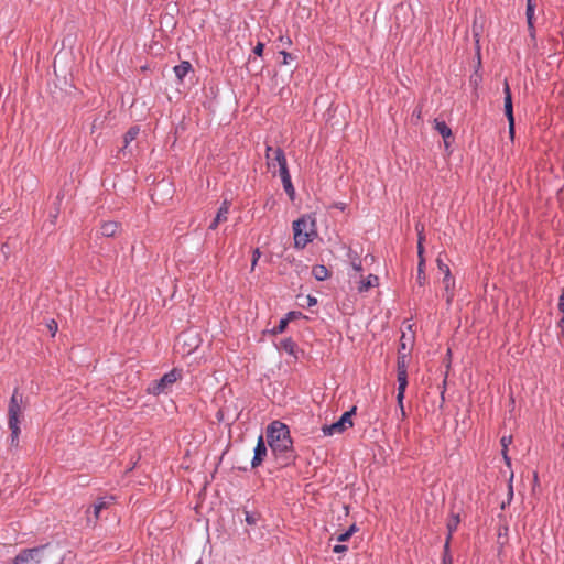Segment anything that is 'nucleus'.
<instances>
[{
  "label": "nucleus",
  "mask_w": 564,
  "mask_h": 564,
  "mask_svg": "<svg viewBox=\"0 0 564 564\" xmlns=\"http://www.w3.org/2000/svg\"><path fill=\"white\" fill-rule=\"evenodd\" d=\"M558 310L563 314L562 318L558 322V326L564 329V289L562 290L558 299Z\"/></svg>",
  "instance_id": "26"
},
{
  "label": "nucleus",
  "mask_w": 564,
  "mask_h": 564,
  "mask_svg": "<svg viewBox=\"0 0 564 564\" xmlns=\"http://www.w3.org/2000/svg\"><path fill=\"white\" fill-rule=\"evenodd\" d=\"M119 228V224L116 221H105L101 227L100 231L101 235L105 237H113Z\"/></svg>",
  "instance_id": "16"
},
{
  "label": "nucleus",
  "mask_w": 564,
  "mask_h": 564,
  "mask_svg": "<svg viewBox=\"0 0 564 564\" xmlns=\"http://www.w3.org/2000/svg\"><path fill=\"white\" fill-rule=\"evenodd\" d=\"M6 247H7V245H6V243H4V245H2V249H3V251H7V248H6Z\"/></svg>",
  "instance_id": "49"
},
{
  "label": "nucleus",
  "mask_w": 564,
  "mask_h": 564,
  "mask_svg": "<svg viewBox=\"0 0 564 564\" xmlns=\"http://www.w3.org/2000/svg\"><path fill=\"white\" fill-rule=\"evenodd\" d=\"M422 241H423V237H422V235H419V243H417L419 260H421V257H423Z\"/></svg>",
  "instance_id": "36"
},
{
  "label": "nucleus",
  "mask_w": 564,
  "mask_h": 564,
  "mask_svg": "<svg viewBox=\"0 0 564 564\" xmlns=\"http://www.w3.org/2000/svg\"><path fill=\"white\" fill-rule=\"evenodd\" d=\"M378 281H379V279L377 275L369 274L366 280H362V279L360 280L359 285H358V291L367 292L370 288L378 285Z\"/></svg>",
  "instance_id": "17"
},
{
  "label": "nucleus",
  "mask_w": 564,
  "mask_h": 564,
  "mask_svg": "<svg viewBox=\"0 0 564 564\" xmlns=\"http://www.w3.org/2000/svg\"><path fill=\"white\" fill-rule=\"evenodd\" d=\"M182 378V370L172 369L170 372L162 376L159 380L152 381L147 391L150 394L159 395L162 393H166L173 383H175L178 379Z\"/></svg>",
  "instance_id": "5"
},
{
  "label": "nucleus",
  "mask_w": 564,
  "mask_h": 564,
  "mask_svg": "<svg viewBox=\"0 0 564 564\" xmlns=\"http://www.w3.org/2000/svg\"><path fill=\"white\" fill-rule=\"evenodd\" d=\"M443 282L445 284L446 303L451 304L453 296H454V293L451 291V288L454 286L455 281H454V279H451V280H443Z\"/></svg>",
  "instance_id": "23"
},
{
  "label": "nucleus",
  "mask_w": 564,
  "mask_h": 564,
  "mask_svg": "<svg viewBox=\"0 0 564 564\" xmlns=\"http://www.w3.org/2000/svg\"><path fill=\"white\" fill-rule=\"evenodd\" d=\"M435 130L443 137V139H454L452 129L445 121L435 120Z\"/></svg>",
  "instance_id": "18"
},
{
  "label": "nucleus",
  "mask_w": 564,
  "mask_h": 564,
  "mask_svg": "<svg viewBox=\"0 0 564 564\" xmlns=\"http://www.w3.org/2000/svg\"><path fill=\"white\" fill-rule=\"evenodd\" d=\"M278 159H279V172L280 177L283 184V188L285 193L289 195L291 199H294L295 189L291 182V175L289 173L288 164H286V158L284 155L283 151H278Z\"/></svg>",
  "instance_id": "8"
},
{
  "label": "nucleus",
  "mask_w": 564,
  "mask_h": 564,
  "mask_svg": "<svg viewBox=\"0 0 564 564\" xmlns=\"http://www.w3.org/2000/svg\"><path fill=\"white\" fill-rule=\"evenodd\" d=\"M406 355H400L398 357V383H399V387H398V395H397V399H398V403L401 408V410H403V398H404V392H405V389H406V386H408V372H406ZM402 413L404 414V411H402Z\"/></svg>",
  "instance_id": "7"
},
{
  "label": "nucleus",
  "mask_w": 564,
  "mask_h": 564,
  "mask_svg": "<svg viewBox=\"0 0 564 564\" xmlns=\"http://www.w3.org/2000/svg\"><path fill=\"white\" fill-rule=\"evenodd\" d=\"M164 187H167L166 184H158L154 188H153V193H152V199H154V197L159 194L160 191H163Z\"/></svg>",
  "instance_id": "35"
},
{
  "label": "nucleus",
  "mask_w": 564,
  "mask_h": 564,
  "mask_svg": "<svg viewBox=\"0 0 564 564\" xmlns=\"http://www.w3.org/2000/svg\"><path fill=\"white\" fill-rule=\"evenodd\" d=\"M424 269H425V260H424V257H421V260H419V264H417V282L420 285H423L426 280Z\"/></svg>",
  "instance_id": "21"
},
{
  "label": "nucleus",
  "mask_w": 564,
  "mask_h": 564,
  "mask_svg": "<svg viewBox=\"0 0 564 564\" xmlns=\"http://www.w3.org/2000/svg\"><path fill=\"white\" fill-rule=\"evenodd\" d=\"M113 497H102L97 500V502L93 506V517L90 514V509L87 510V520L89 523H96L99 519L100 512L104 509L109 508L113 503Z\"/></svg>",
  "instance_id": "10"
},
{
  "label": "nucleus",
  "mask_w": 564,
  "mask_h": 564,
  "mask_svg": "<svg viewBox=\"0 0 564 564\" xmlns=\"http://www.w3.org/2000/svg\"><path fill=\"white\" fill-rule=\"evenodd\" d=\"M349 257L351 259V267L354 268V270L360 272L362 270L361 260H359L357 257H352L350 253Z\"/></svg>",
  "instance_id": "29"
},
{
  "label": "nucleus",
  "mask_w": 564,
  "mask_h": 564,
  "mask_svg": "<svg viewBox=\"0 0 564 564\" xmlns=\"http://www.w3.org/2000/svg\"><path fill=\"white\" fill-rule=\"evenodd\" d=\"M355 413L356 406H352L349 411L345 412L337 422L330 425H324L322 427L323 434L326 436H330L334 434H340L345 432L347 429L354 425L351 417Z\"/></svg>",
  "instance_id": "6"
},
{
  "label": "nucleus",
  "mask_w": 564,
  "mask_h": 564,
  "mask_svg": "<svg viewBox=\"0 0 564 564\" xmlns=\"http://www.w3.org/2000/svg\"><path fill=\"white\" fill-rule=\"evenodd\" d=\"M265 456H267V446H265L262 435H260L258 438L257 445L254 447V455L251 460V466L253 468L260 466Z\"/></svg>",
  "instance_id": "11"
},
{
  "label": "nucleus",
  "mask_w": 564,
  "mask_h": 564,
  "mask_svg": "<svg viewBox=\"0 0 564 564\" xmlns=\"http://www.w3.org/2000/svg\"><path fill=\"white\" fill-rule=\"evenodd\" d=\"M535 9V3H534V0H527V11H534Z\"/></svg>",
  "instance_id": "42"
},
{
  "label": "nucleus",
  "mask_w": 564,
  "mask_h": 564,
  "mask_svg": "<svg viewBox=\"0 0 564 564\" xmlns=\"http://www.w3.org/2000/svg\"><path fill=\"white\" fill-rule=\"evenodd\" d=\"M246 521L249 523V524H253L256 522V519L253 518V516H251L249 512H246Z\"/></svg>",
  "instance_id": "44"
},
{
  "label": "nucleus",
  "mask_w": 564,
  "mask_h": 564,
  "mask_svg": "<svg viewBox=\"0 0 564 564\" xmlns=\"http://www.w3.org/2000/svg\"><path fill=\"white\" fill-rule=\"evenodd\" d=\"M11 430V445L18 446L19 443V434H20V426L15 427H9Z\"/></svg>",
  "instance_id": "27"
},
{
  "label": "nucleus",
  "mask_w": 564,
  "mask_h": 564,
  "mask_svg": "<svg viewBox=\"0 0 564 564\" xmlns=\"http://www.w3.org/2000/svg\"><path fill=\"white\" fill-rule=\"evenodd\" d=\"M501 453H502L505 463L507 464V466H510L511 465V459L508 456V451H501Z\"/></svg>",
  "instance_id": "43"
},
{
  "label": "nucleus",
  "mask_w": 564,
  "mask_h": 564,
  "mask_svg": "<svg viewBox=\"0 0 564 564\" xmlns=\"http://www.w3.org/2000/svg\"><path fill=\"white\" fill-rule=\"evenodd\" d=\"M140 133V127L138 126H133L131 127L123 135V143L124 145L120 149V152H122L123 154H126V151L130 144V142H132L133 140L137 139V137L139 135Z\"/></svg>",
  "instance_id": "13"
},
{
  "label": "nucleus",
  "mask_w": 564,
  "mask_h": 564,
  "mask_svg": "<svg viewBox=\"0 0 564 564\" xmlns=\"http://www.w3.org/2000/svg\"><path fill=\"white\" fill-rule=\"evenodd\" d=\"M305 300H306V305L310 306V307L317 304V299L312 296V295H307L305 297Z\"/></svg>",
  "instance_id": "38"
},
{
  "label": "nucleus",
  "mask_w": 564,
  "mask_h": 564,
  "mask_svg": "<svg viewBox=\"0 0 564 564\" xmlns=\"http://www.w3.org/2000/svg\"><path fill=\"white\" fill-rule=\"evenodd\" d=\"M452 139H444L445 148H448Z\"/></svg>",
  "instance_id": "47"
},
{
  "label": "nucleus",
  "mask_w": 564,
  "mask_h": 564,
  "mask_svg": "<svg viewBox=\"0 0 564 564\" xmlns=\"http://www.w3.org/2000/svg\"><path fill=\"white\" fill-rule=\"evenodd\" d=\"M503 94H505V115L508 119V128H509V134L511 138L514 135V116H513V104H512V95L511 89L506 80L503 84Z\"/></svg>",
  "instance_id": "9"
},
{
  "label": "nucleus",
  "mask_w": 564,
  "mask_h": 564,
  "mask_svg": "<svg viewBox=\"0 0 564 564\" xmlns=\"http://www.w3.org/2000/svg\"><path fill=\"white\" fill-rule=\"evenodd\" d=\"M26 408L23 394L19 391V388L13 390L8 405V425L9 427L20 426L23 411Z\"/></svg>",
  "instance_id": "4"
},
{
  "label": "nucleus",
  "mask_w": 564,
  "mask_h": 564,
  "mask_svg": "<svg viewBox=\"0 0 564 564\" xmlns=\"http://www.w3.org/2000/svg\"><path fill=\"white\" fill-rule=\"evenodd\" d=\"M196 564H203L202 561H198Z\"/></svg>",
  "instance_id": "50"
},
{
  "label": "nucleus",
  "mask_w": 564,
  "mask_h": 564,
  "mask_svg": "<svg viewBox=\"0 0 564 564\" xmlns=\"http://www.w3.org/2000/svg\"><path fill=\"white\" fill-rule=\"evenodd\" d=\"M281 54L283 55V64H288L289 63V59H292V54L285 52V51H282Z\"/></svg>",
  "instance_id": "41"
},
{
  "label": "nucleus",
  "mask_w": 564,
  "mask_h": 564,
  "mask_svg": "<svg viewBox=\"0 0 564 564\" xmlns=\"http://www.w3.org/2000/svg\"><path fill=\"white\" fill-rule=\"evenodd\" d=\"M267 440L280 467L294 464L297 455L293 448V441L286 424L273 421L267 427Z\"/></svg>",
  "instance_id": "1"
},
{
  "label": "nucleus",
  "mask_w": 564,
  "mask_h": 564,
  "mask_svg": "<svg viewBox=\"0 0 564 564\" xmlns=\"http://www.w3.org/2000/svg\"><path fill=\"white\" fill-rule=\"evenodd\" d=\"M357 530H358V529H357L356 524H352V525H350V527H349V529L347 530V532H350V535H352Z\"/></svg>",
  "instance_id": "45"
},
{
  "label": "nucleus",
  "mask_w": 564,
  "mask_h": 564,
  "mask_svg": "<svg viewBox=\"0 0 564 564\" xmlns=\"http://www.w3.org/2000/svg\"><path fill=\"white\" fill-rule=\"evenodd\" d=\"M13 564H59V556L56 549L47 543L21 550L14 557Z\"/></svg>",
  "instance_id": "2"
},
{
  "label": "nucleus",
  "mask_w": 564,
  "mask_h": 564,
  "mask_svg": "<svg viewBox=\"0 0 564 564\" xmlns=\"http://www.w3.org/2000/svg\"><path fill=\"white\" fill-rule=\"evenodd\" d=\"M46 328L47 330L51 333L52 336H55L57 329H58V325L57 323L54 321V319H51L47 324H46Z\"/></svg>",
  "instance_id": "31"
},
{
  "label": "nucleus",
  "mask_w": 564,
  "mask_h": 564,
  "mask_svg": "<svg viewBox=\"0 0 564 564\" xmlns=\"http://www.w3.org/2000/svg\"><path fill=\"white\" fill-rule=\"evenodd\" d=\"M350 536H351V535H350V532H347V531H346V532H344V533H341V534H339V535L337 536V541H339V542H345V541H348V540L350 539Z\"/></svg>",
  "instance_id": "39"
},
{
  "label": "nucleus",
  "mask_w": 564,
  "mask_h": 564,
  "mask_svg": "<svg viewBox=\"0 0 564 564\" xmlns=\"http://www.w3.org/2000/svg\"><path fill=\"white\" fill-rule=\"evenodd\" d=\"M347 546L345 544H337L334 546L333 552L334 553H344L347 551Z\"/></svg>",
  "instance_id": "37"
},
{
  "label": "nucleus",
  "mask_w": 564,
  "mask_h": 564,
  "mask_svg": "<svg viewBox=\"0 0 564 564\" xmlns=\"http://www.w3.org/2000/svg\"><path fill=\"white\" fill-rule=\"evenodd\" d=\"M288 324H289L288 319L282 318L279 322V324L272 329V333L275 334V335L283 333L285 330Z\"/></svg>",
  "instance_id": "28"
},
{
  "label": "nucleus",
  "mask_w": 564,
  "mask_h": 564,
  "mask_svg": "<svg viewBox=\"0 0 564 564\" xmlns=\"http://www.w3.org/2000/svg\"><path fill=\"white\" fill-rule=\"evenodd\" d=\"M6 247H7V245H6V243H4V245H2V249H3V251H7V248H6Z\"/></svg>",
  "instance_id": "48"
},
{
  "label": "nucleus",
  "mask_w": 564,
  "mask_h": 564,
  "mask_svg": "<svg viewBox=\"0 0 564 564\" xmlns=\"http://www.w3.org/2000/svg\"><path fill=\"white\" fill-rule=\"evenodd\" d=\"M264 50V44L261 42H258V44L253 48V53L258 56H261Z\"/></svg>",
  "instance_id": "34"
},
{
  "label": "nucleus",
  "mask_w": 564,
  "mask_h": 564,
  "mask_svg": "<svg viewBox=\"0 0 564 564\" xmlns=\"http://www.w3.org/2000/svg\"><path fill=\"white\" fill-rule=\"evenodd\" d=\"M294 246L303 249L316 236L315 219L310 216H303L293 223Z\"/></svg>",
  "instance_id": "3"
},
{
  "label": "nucleus",
  "mask_w": 564,
  "mask_h": 564,
  "mask_svg": "<svg viewBox=\"0 0 564 564\" xmlns=\"http://www.w3.org/2000/svg\"><path fill=\"white\" fill-rule=\"evenodd\" d=\"M261 257V252L260 250L257 248L253 250V253H252V262H251V269L253 270L259 258Z\"/></svg>",
  "instance_id": "33"
},
{
  "label": "nucleus",
  "mask_w": 564,
  "mask_h": 564,
  "mask_svg": "<svg viewBox=\"0 0 564 564\" xmlns=\"http://www.w3.org/2000/svg\"><path fill=\"white\" fill-rule=\"evenodd\" d=\"M525 15H527L528 26L531 30V35H533V30H534V26H533L534 11H531V12L530 11H525Z\"/></svg>",
  "instance_id": "30"
},
{
  "label": "nucleus",
  "mask_w": 564,
  "mask_h": 564,
  "mask_svg": "<svg viewBox=\"0 0 564 564\" xmlns=\"http://www.w3.org/2000/svg\"><path fill=\"white\" fill-rule=\"evenodd\" d=\"M511 443H512V436L511 435L502 436L501 440H500V444H501L502 451H508V446Z\"/></svg>",
  "instance_id": "32"
},
{
  "label": "nucleus",
  "mask_w": 564,
  "mask_h": 564,
  "mask_svg": "<svg viewBox=\"0 0 564 564\" xmlns=\"http://www.w3.org/2000/svg\"><path fill=\"white\" fill-rule=\"evenodd\" d=\"M299 316H301L300 312H290V313H288L286 317H284V318L288 319V322H290L294 318H297Z\"/></svg>",
  "instance_id": "40"
},
{
  "label": "nucleus",
  "mask_w": 564,
  "mask_h": 564,
  "mask_svg": "<svg viewBox=\"0 0 564 564\" xmlns=\"http://www.w3.org/2000/svg\"><path fill=\"white\" fill-rule=\"evenodd\" d=\"M281 346L286 352L293 355L296 344L291 338H286L281 341Z\"/></svg>",
  "instance_id": "24"
},
{
  "label": "nucleus",
  "mask_w": 564,
  "mask_h": 564,
  "mask_svg": "<svg viewBox=\"0 0 564 564\" xmlns=\"http://www.w3.org/2000/svg\"><path fill=\"white\" fill-rule=\"evenodd\" d=\"M436 263H437L438 270L444 273V279L443 280H451V279H453L452 274H451L449 267L446 263H444V261L442 260L441 256L436 259Z\"/></svg>",
  "instance_id": "22"
},
{
  "label": "nucleus",
  "mask_w": 564,
  "mask_h": 564,
  "mask_svg": "<svg viewBox=\"0 0 564 564\" xmlns=\"http://www.w3.org/2000/svg\"><path fill=\"white\" fill-rule=\"evenodd\" d=\"M449 544L451 543H448V541H445L442 564H453V558L449 553Z\"/></svg>",
  "instance_id": "25"
},
{
  "label": "nucleus",
  "mask_w": 564,
  "mask_h": 564,
  "mask_svg": "<svg viewBox=\"0 0 564 564\" xmlns=\"http://www.w3.org/2000/svg\"><path fill=\"white\" fill-rule=\"evenodd\" d=\"M460 522V518H459V514H452L451 518L448 519L447 521V536H446V541H448V543H451V540H452V536H453V533L456 531L458 524Z\"/></svg>",
  "instance_id": "15"
},
{
  "label": "nucleus",
  "mask_w": 564,
  "mask_h": 564,
  "mask_svg": "<svg viewBox=\"0 0 564 564\" xmlns=\"http://www.w3.org/2000/svg\"><path fill=\"white\" fill-rule=\"evenodd\" d=\"M278 151H283L281 148H272L270 145L267 147L265 158L268 160V167H275L279 165Z\"/></svg>",
  "instance_id": "14"
},
{
  "label": "nucleus",
  "mask_w": 564,
  "mask_h": 564,
  "mask_svg": "<svg viewBox=\"0 0 564 564\" xmlns=\"http://www.w3.org/2000/svg\"><path fill=\"white\" fill-rule=\"evenodd\" d=\"M229 205H230V203L227 199H225L223 202L221 206L219 207V209L216 214V217L214 218V220L210 223V225L208 227L210 230H215L220 223L227 220V215L229 213Z\"/></svg>",
  "instance_id": "12"
},
{
  "label": "nucleus",
  "mask_w": 564,
  "mask_h": 564,
  "mask_svg": "<svg viewBox=\"0 0 564 564\" xmlns=\"http://www.w3.org/2000/svg\"><path fill=\"white\" fill-rule=\"evenodd\" d=\"M312 274L317 281H324L329 276V271L325 265L316 264L312 269Z\"/></svg>",
  "instance_id": "19"
},
{
  "label": "nucleus",
  "mask_w": 564,
  "mask_h": 564,
  "mask_svg": "<svg viewBox=\"0 0 564 564\" xmlns=\"http://www.w3.org/2000/svg\"><path fill=\"white\" fill-rule=\"evenodd\" d=\"M174 73L176 77L182 80L188 72L192 69V65L189 62H182L181 64L176 65L174 68Z\"/></svg>",
  "instance_id": "20"
},
{
  "label": "nucleus",
  "mask_w": 564,
  "mask_h": 564,
  "mask_svg": "<svg viewBox=\"0 0 564 564\" xmlns=\"http://www.w3.org/2000/svg\"><path fill=\"white\" fill-rule=\"evenodd\" d=\"M413 115L416 116L417 119H420L421 118V109L420 108L415 109Z\"/></svg>",
  "instance_id": "46"
}]
</instances>
